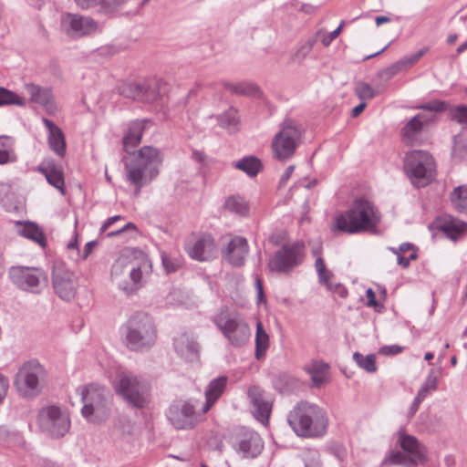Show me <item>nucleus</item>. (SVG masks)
<instances>
[{
    "instance_id": "obj_1",
    "label": "nucleus",
    "mask_w": 467,
    "mask_h": 467,
    "mask_svg": "<svg viewBox=\"0 0 467 467\" xmlns=\"http://www.w3.org/2000/svg\"><path fill=\"white\" fill-rule=\"evenodd\" d=\"M144 129V122L132 121L122 140L124 150L128 153L122 159L126 181L134 186L135 196H139L141 189L158 177L163 161L161 150L152 146H143L137 151L129 152L130 147L134 148L140 143Z\"/></svg>"
},
{
    "instance_id": "obj_2",
    "label": "nucleus",
    "mask_w": 467,
    "mask_h": 467,
    "mask_svg": "<svg viewBox=\"0 0 467 467\" xmlns=\"http://www.w3.org/2000/svg\"><path fill=\"white\" fill-rule=\"evenodd\" d=\"M381 223V213L367 198L355 199L348 210L335 217L332 231L348 234H377Z\"/></svg>"
},
{
    "instance_id": "obj_3",
    "label": "nucleus",
    "mask_w": 467,
    "mask_h": 467,
    "mask_svg": "<svg viewBox=\"0 0 467 467\" xmlns=\"http://www.w3.org/2000/svg\"><path fill=\"white\" fill-rule=\"evenodd\" d=\"M293 431L301 437H319L326 433L328 419L319 406L307 401L298 402L287 415Z\"/></svg>"
},
{
    "instance_id": "obj_4",
    "label": "nucleus",
    "mask_w": 467,
    "mask_h": 467,
    "mask_svg": "<svg viewBox=\"0 0 467 467\" xmlns=\"http://www.w3.org/2000/svg\"><path fill=\"white\" fill-rule=\"evenodd\" d=\"M127 348L143 352L150 349L157 340V327L152 317L144 311L130 316L121 327Z\"/></svg>"
},
{
    "instance_id": "obj_5",
    "label": "nucleus",
    "mask_w": 467,
    "mask_h": 467,
    "mask_svg": "<svg viewBox=\"0 0 467 467\" xmlns=\"http://www.w3.org/2000/svg\"><path fill=\"white\" fill-rule=\"evenodd\" d=\"M212 321L233 348H241L250 342L251 327L238 312H230L227 306H222Z\"/></svg>"
},
{
    "instance_id": "obj_6",
    "label": "nucleus",
    "mask_w": 467,
    "mask_h": 467,
    "mask_svg": "<svg viewBox=\"0 0 467 467\" xmlns=\"http://www.w3.org/2000/svg\"><path fill=\"white\" fill-rule=\"evenodd\" d=\"M36 426L46 437L59 440L70 431L71 419L67 409L57 404H46L36 414Z\"/></svg>"
},
{
    "instance_id": "obj_7",
    "label": "nucleus",
    "mask_w": 467,
    "mask_h": 467,
    "mask_svg": "<svg viewBox=\"0 0 467 467\" xmlns=\"http://www.w3.org/2000/svg\"><path fill=\"white\" fill-rule=\"evenodd\" d=\"M114 389L130 407L142 410L150 402V389L147 382L130 372L117 375Z\"/></svg>"
},
{
    "instance_id": "obj_8",
    "label": "nucleus",
    "mask_w": 467,
    "mask_h": 467,
    "mask_svg": "<svg viewBox=\"0 0 467 467\" xmlns=\"http://www.w3.org/2000/svg\"><path fill=\"white\" fill-rule=\"evenodd\" d=\"M107 389L98 384H88L81 390L83 407L81 415L88 421L99 423L103 421L109 412Z\"/></svg>"
},
{
    "instance_id": "obj_9",
    "label": "nucleus",
    "mask_w": 467,
    "mask_h": 467,
    "mask_svg": "<svg viewBox=\"0 0 467 467\" xmlns=\"http://www.w3.org/2000/svg\"><path fill=\"white\" fill-rule=\"evenodd\" d=\"M434 169V160L425 150H411L405 156V172L417 187L426 186L431 182Z\"/></svg>"
},
{
    "instance_id": "obj_10",
    "label": "nucleus",
    "mask_w": 467,
    "mask_h": 467,
    "mask_svg": "<svg viewBox=\"0 0 467 467\" xmlns=\"http://www.w3.org/2000/svg\"><path fill=\"white\" fill-rule=\"evenodd\" d=\"M301 136V129L296 121L285 119L272 141L275 157L278 160L289 159L294 154Z\"/></svg>"
},
{
    "instance_id": "obj_11",
    "label": "nucleus",
    "mask_w": 467,
    "mask_h": 467,
    "mask_svg": "<svg viewBox=\"0 0 467 467\" xmlns=\"http://www.w3.org/2000/svg\"><path fill=\"white\" fill-rule=\"evenodd\" d=\"M305 248L304 243L300 241L283 244L269 260V270L284 274L291 272L303 263Z\"/></svg>"
},
{
    "instance_id": "obj_12",
    "label": "nucleus",
    "mask_w": 467,
    "mask_h": 467,
    "mask_svg": "<svg viewBox=\"0 0 467 467\" xmlns=\"http://www.w3.org/2000/svg\"><path fill=\"white\" fill-rule=\"evenodd\" d=\"M198 400H178L170 405L166 416L177 430L193 429L198 422L196 408Z\"/></svg>"
},
{
    "instance_id": "obj_13",
    "label": "nucleus",
    "mask_w": 467,
    "mask_h": 467,
    "mask_svg": "<svg viewBox=\"0 0 467 467\" xmlns=\"http://www.w3.org/2000/svg\"><path fill=\"white\" fill-rule=\"evenodd\" d=\"M234 450L244 458H256L264 449L261 436L252 429L241 427L231 437Z\"/></svg>"
},
{
    "instance_id": "obj_14",
    "label": "nucleus",
    "mask_w": 467,
    "mask_h": 467,
    "mask_svg": "<svg viewBox=\"0 0 467 467\" xmlns=\"http://www.w3.org/2000/svg\"><path fill=\"white\" fill-rule=\"evenodd\" d=\"M52 285L55 293L64 301L72 300L77 294L75 275L63 261L56 260L53 264Z\"/></svg>"
},
{
    "instance_id": "obj_15",
    "label": "nucleus",
    "mask_w": 467,
    "mask_h": 467,
    "mask_svg": "<svg viewBox=\"0 0 467 467\" xmlns=\"http://www.w3.org/2000/svg\"><path fill=\"white\" fill-rule=\"evenodd\" d=\"M60 27L63 33L72 39L90 36L98 31L99 25L90 16L65 13L61 16Z\"/></svg>"
},
{
    "instance_id": "obj_16",
    "label": "nucleus",
    "mask_w": 467,
    "mask_h": 467,
    "mask_svg": "<svg viewBox=\"0 0 467 467\" xmlns=\"http://www.w3.org/2000/svg\"><path fill=\"white\" fill-rule=\"evenodd\" d=\"M119 93L133 100L153 103L161 98L160 82L156 79L128 82L120 87Z\"/></svg>"
},
{
    "instance_id": "obj_17",
    "label": "nucleus",
    "mask_w": 467,
    "mask_h": 467,
    "mask_svg": "<svg viewBox=\"0 0 467 467\" xmlns=\"http://www.w3.org/2000/svg\"><path fill=\"white\" fill-rule=\"evenodd\" d=\"M184 250L191 259L198 262H208L217 255V246L210 234L193 235L185 242Z\"/></svg>"
},
{
    "instance_id": "obj_18",
    "label": "nucleus",
    "mask_w": 467,
    "mask_h": 467,
    "mask_svg": "<svg viewBox=\"0 0 467 467\" xmlns=\"http://www.w3.org/2000/svg\"><path fill=\"white\" fill-rule=\"evenodd\" d=\"M0 206L7 213L26 215V195L8 183L0 182Z\"/></svg>"
},
{
    "instance_id": "obj_19",
    "label": "nucleus",
    "mask_w": 467,
    "mask_h": 467,
    "mask_svg": "<svg viewBox=\"0 0 467 467\" xmlns=\"http://www.w3.org/2000/svg\"><path fill=\"white\" fill-rule=\"evenodd\" d=\"M151 273V264L149 261H142L139 264L131 262L129 272L130 281L118 282V288L126 296H132L141 288L145 283L146 277Z\"/></svg>"
},
{
    "instance_id": "obj_20",
    "label": "nucleus",
    "mask_w": 467,
    "mask_h": 467,
    "mask_svg": "<svg viewBox=\"0 0 467 467\" xmlns=\"http://www.w3.org/2000/svg\"><path fill=\"white\" fill-rule=\"evenodd\" d=\"M397 436L398 444L410 456V463L416 465L426 462L427 448L415 436L407 434L403 429L397 432Z\"/></svg>"
},
{
    "instance_id": "obj_21",
    "label": "nucleus",
    "mask_w": 467,
    "mask_h": 467,
    "mask_svg": "<svg viewBox=\"0 0 467 467\" xmlns=\"http://www.w3.org/2000/svg\"><path fill=\"white\" fill-rule=\"evenodd\" d=\"M247 395L254 417L262 423L268 422L272 404L266 399L265 391L258 386H252L249 388Z\"/></svg>"
},
{
    "instance_id": "obj_22",
    "label": "nucleus",
    "mask_w": 467,
    "mask_h": 467,
    "mask_svg": "<svg viewBox=\"0 0 467 467\" xmlns=\"http://www.w3.org/2000/svg\"><path fill=\"white\" fill-rule=\"evenodd\" d=\"M248 252L247 240L242 236H234L230 240L227 247L223 250V256L231 265L241 267L244 265Z\"/></svg>"
},
{
    "instance_id": "obj_23",
    "label": "nucleus",
    "mask_w": 467,
    "mask_h": 467,
    "mask_svg": "<svg viewBox=\"0 0 467 467\" xmlns=\"http://www.w3.org/2000/svg\"><path fill=\"white\" fill-rule=\"evenodd\" d=\"M36 170L41 172L47 182L56 188L62 195L66 194L64 173L60 166L53 160H46Z\"/></svg>"
},
{
    "instance_id": "obj_24",
    "label": "nucleus",
    "mask_w": 467,
    "mask_h": 467,
    "mask_svg": "<svg viewBox=\"0 0 467 467\" xmlns=\"http://www.w3.org/2000/svg\"><path fill=\"white\" fill-rule=\"evenodd\" d=\"M31 102L40 105L48 115H54L57 111L51 88L31 84Z\"/></svg>"
},
{
    "instance_id": "obj_25",
    "label": "nucleus",
    "mask_w": 467,
    "mask_h": 467,
    "mask_svg": "<svg viewBox=\"0 0 467 467\" xmlns=\"http://www.w3.org/2000/svg\"><path fill=\"white\" fill-rule=\"evenodd\" d=\"M431 120V119L421 113L411 118L400 130L403 141L407 144L413 145L421 133L424 125Z\"/></svg>"
},
{
    "instance_id": "obj_26",
    "label": "nucleus",
    "mask_w": 467,
    "mask_h": 467,
    "mask_svg": "<svg viewBox=\"0 0 467 467\" xmlns=\"http://www.w3.org/2000/svg\"><path fill=\"white\" fill-rule=\"evenodd\" d=\"M228 383L226 376H219L212 379L205 389V402L202 407V413H206L223 394Z\"/></svg>"
},
{
    "instance_id": "obj_27",
    "label": "nucleus",
    "mask_w": 467,
    "mask_h": 467,
    "mask_svg": "<svg viewBox=\"0 0 467 467\" xmlns=\"http://www.w3.org/2000/svg\"><path fill=\"white\" fill-rule=\"evenodd\" d=\"M42 121L47 129V140L50 149L59 157L66 154V140L63 131L52 120L43 118Z\"/></svg>"
},
{
    "instance_id": "obj_28",
    "label": "nucleus",
    "mask_w": 467,
    "mask_h": 467,
    "mask_svg": "<svg viewBox=\"0 0 467 467\" xmlns=\"http://www.w3.org/2000/svg\"><path fill=\"white\" fill-rule=\"evenodd\" d=\"M436 227L450 239L457 240L467 231V223L452 216H444L436 221Z\"/></svg>"
},
{
    "instance_id": "obj_29",
    "label": "nucleus",
    "mask_w": 467,
    "mask_h": 467,
    "mask_svg": "<svg viewBox=\"0 0 467 467\" xmlns=\"http://www.w3.org/2000/svg\"><path fill=\"white\" fill-rule=\"evenodd\" d=\"M173 346L176 353L186 361H193L198 358V344L189 338L186 334L175 337Z\"/></svg>"
},
{
    "instance_id": "obj_30",
    "label": "nucleus",
    "mask_w": 467,
    "mask_h": 467,
    "mask_svg": "<svg viewBox=\"0 0 467 467\" xmlns=\"http://www.w3.org/2000/svg\"><path fill=\"white\" fill-rule=\"evenodd\" d=\"M47 384V372L35 359H31V398L39 395Z\"/></svg>"
},
{
    "instance_id": "obj_31",
    "label": "nucleus",
    "mask_w": 467,
    "mask_h": 467,
    "mask_svg": "<svg viewBox=\"0 0 467 467\" xmlns=\"http://www.w3.org/2000/svg\"><path fill=\"white\" fill-rule=\"evenodd\" d=\"M233 166L252 178L255 177L263 170V163L261 160L255 156H244L234 161Z\"/></svg>"
},
{
    "instance_id": "obj_32",
    "label": "nucleus",
    "mask_w": 467,
    "mask_h": 467,
    "mask_svg": "<svg viewBox=\"0 0 467 467\" xmlns=\"http://www.w3.org/2000/svg\"><path fill=\"white\" fill-rule=\"evenodd\" d=\"M221 84L225 89L234 95L255 97L260 94L258 86L251 82L230 83L223 81Z\"/></svg>"
},
{
    "instance_id": "obj_33",
    "label": "nucleus",
    "mask_w": 467,
    "mask_h": 467,
    "mask_svg": "<svg viewBox=\"0 0 467 467\" xmlns=\"http://www.w3.org/2000/svg\"><path fill=\"white\" fill-rule=\"evenodd\" d=\"M9 278L11 282L19 289L29 290V267L15 265L9 269Z\"/></svg>"
},
{
    "instance_id": "obj_34",
    "label": "nucleus",
    "mask_w": 467,
    "mask_h": 467,
    "mask_svg": "<svg viewBox=\"0 0 467 467\" xmlns=\"http://www.w3.org/2000/svg\"><path fill=\"white\" fill-rule=\"evenodd\" d=\"M15 388L19 395L27 398L29 396V361H26L19 368L14 380Z\"/></svg>"
},
{
    "instance_id": "obj_35",
    "label": "nucleus",
    "mask_w": 467,
    "mask_h": 467,
    "mask_svg": "<svg viewBox=\"0 0 467 467\" xmlns=\"http://www.w3.org/2000/svg\"><path fill=\"white\" fill-rule=\"evenodd\" d=\"M216 119L221 128L226 129L230 132H236L238 130L240 118L237 109L234 107L218 115Z\"/></svg>"
},
{
    "instance_id": "obj_36",
    "label": "nucleus",
    "mask_w": 467,
    "mask_h": 467,
    "mask_svg": "<svg viewBox=\"0 0 467 467\" xmlns=\"http://www.w3.org/2000/svg\"><path fill=\"white\" fill-rule=\"evenodd\" d=\"M255 351L254 356L257 360H261L265 358L266 350L269 348V336L265 330L261 321L256 324L255 332Z\"/></svg>"
},
{
    "instance_id": "obj_37",
    "label": "nucleus",
    "mask_w": 467,
    "mask_h": 467,
    "mask_svg": "<svg viewBox=\"0 0 467 467\" xmlns=\"http://www.w3.org/2000/svg\"><path fill=\"white\" fill-rule=\"evenodd\" d=\"M451 202L456 212L467 215V183L453 189Z\"/></svg>"
},
{
    "instance_id": "obj_38",
    "label": "nucleus",
    "mask_w": 467,
    "mask_h": 467,
    "mask_svg": "<svg viewBox=\"0 0 467 467\" xmlns=\"http://www.w3.org/2000/svg\"><path fill=\"white\" fill-rule=\"evenodd\" d=\"M131 261L126 257L118 258L111 266V279L118 286V282L127 281L126 275H129Z\"/></svg>"
},
{
    "instance_id": "obj_39",
    "label": "nucleus",
    "mask_w": 467,
    "mask_h": 467,
    "mask_svg": "<svg viewBox=\"0 0 467 467\" xmlns=\"http://www.w3.org/2000/svg\"><path fill=\"white\" fill-rule=\"evenodd\" d=\"M328 368V364L323 361H313L312 364L306 368V371L310 375L311 380L315 387L319 388L324 384L326 380L324 373Z\"/></svg>"
},
{
    "instance_id": "obj_40",
    "label": "nucleus",
    "mask_w": 467,
    "mask_h": 467,
    "mask_svg": "<svg viewBox=\"0 0 467 467\" xmlns=\"http://www.w3.org/2000/svg\"><path fill=\"white\" fill-rule=\"evenodd\" d=\"M47 285V273L42 269L31 267V293H40Z\"/></svg>"
},
{
    "instance_id": "obj_41",
    "label": "nucleus",
    "mask_w": 467,
    "mask_h": 467,
    "mask_svg": "<svg viewBox=\"0 0 467 467\" xmlns=\"http://www.w3.org/2000/svg\"><path fill=\"white\" fill-rule=\"evenodd\" d=\"M16 161L11 138L0 136V165H5Z\"/></svg>"
},
{
    "instance_id": "obj_42",
    "label": "nucleus",
    "mask_w": 467,
    "mask_h": 467,
    "mask_svg": "<svg viewBox=\"0 0 467 467\" xmlns=\"http://www.w3.org/2000/svg\"><path fill=\"white\" fill-rule=\"evenodd\" d=\"M225 209L239 215H246L249 212L247 202L240 196L229 197L224 203Z\"/></svg>"
},
{
    "instance_id": "obj_43",
    "label": "nucleus",
    "mask_w": 467,
    "mask_h": 467,
    "mask_svg": "<svg viewBox=\"0 0 467 467\" xmlns=\"http://www.w3.org/2000/svg\"><path fill=\"white\" fill-rule=\"evenodd\" d=\"M353 359L357 363V365L364 369L368 373H374L377 371L376 365V357L373 354H369L367 356L362 355L359 352H355L353 354Z\"/></svg>"
},
{
    "instance_id": "obj_44",
    "label": "nucleus",
    "mask_w": 467,
    "mask_h": 467,
    "mask_svg": "<svg viewBox=\"0 0 467 467\" xmlns=\"http://www.w3.org/2000/svg\"><path fill=\"white\" fill-rule=\"evenodd\" d=\"M451 157L454 160L462 161L467 158V140L460 134L453 136Z\"/></svg>"
},
{
    "instance_id": "obj_45",
    "label": "nucleus",
    "mask_w": 467,
    "mask_h": 467,
    "mask_svg": "<svg viewBox=\"0 0 467 467\" xmlns=\"http://www.w3.org/2000/svg\"><path fill=\"white\" fill-rule=\"evenodd\" d=\"M25 104L26 100L24 98L5 88L0 87V107L8 105L24 106Z\"/></svg>"
},
{
    "instance_id": "obj_46",
    "label": "nucleus",
    "mask_w": 467,
    "mask_h": 467,
    "mask_svg": "<svg viewBox=\"0 0 467 467\" xmlns=\"http://www.w3.org/2000/svg\"><path fill=\"white\" fill-rule=\"evenodd\" d=\"M415 109L435 113H441L449 111L451 109V104L445 100L434 99L417 105Z\"/></svg>"
},
{
    "instance_id": "obj_47",
    "label": "nucleus",
    "mask_w": 467,
    "mask_h": 467,
    "mask_svg": "<svg viewBox=\"0 0 467 467\" xmlns=\"http://www.w3.org/2000/svg\"><path fill=\"white\" fill-rule=\"evenodd\" d=\"M315 267L318 275L319 283L326 285L327 289L332 290V285L329 284V279L332 276V273L327 269L325 261L321 256L317 257Z\"/></svg>"
},
{
    "instance_id": "obj_48",
    "label": "nucleus",
    "mask_w": 467,
    "mask_h": 467,
    "mask_svg": "<svg viewBox=\"0 0 467 467\" xmlns=\"http://www.w3.org/2000/svg\"><path fill=\"white\" fill-rule=\"evenodd\" d=\"M438 386V373L431 369L426 378L424 383L421 385L417 395L425 400L431 390H436Z\"/></svg>"
},
{
    "instance_id": "obj_49",
    "label": "nucleus",
    "mask_w": 467,
    "mask_h": 467,
    "mask_svg": "<svg viewBox=\"0 0 467 467\" xmlns=\"http://www.w3.org/2000/svg\"><path fill=\"white\" fill-rule=\"evenodd\" d=\"M31 242L36 243L42 250L47 248V240L42 226L31 221Z\"/></svg>"
},
{
    "instance_id": "obj_50",
    "label": "nucleus",
    "mask_w": 467,
    "mask_h": 467,
    "mask_svg": "<svg viewBox=\"0 0 467 467\" xmlns=\"http://www.w3.org/2000/svg\"><path fill=\"white\" fill-rule=\"evenodd\" d=\"M161 258L162 266L167 274L175 273L182 265V259L179 257H173L166 252L161 253Z\"/></svg>"
},
{
    "instance_id": "obj_51",
    "label": "nucleus",
    "mask_w": 467,
    "mask_h": 467,
    "mask_svg": "<svg viewBox=\"0 0 467 467\" xmlns=\"http://www.w3.org/2000/svg\"><path fill=\"white\" fill-rule=\"evenodd\" d=\"M449 118L467 128V105L451 106L449 110Z\"/></svg>"
},
{
    "instance_id": "obj_52",
    "label": "nucleus",
    "mask_w": 467,
    "mask_h": 467,
    "mask_svg": "<svg viewBox=\"0 0 467 467\" xmlns=\"http://www.w3.org/2000/svg\"><path fill=\"white\" fill-rule=\"evenodd\" d=\"M410 463V456L400 451H391L382 461V465H400Z\"/></svg>"
},
{
    "instance_id": "obj_53",
    "label": "nucleus",
    "mask_w": 467,
    "mask_h": 467,
    "mask_svg": "<svg viewBox=\"0 0 467 467\" xmlns=\"http://www.w3.org/2000/svg\"><path fill=\"white\" fill-rule=\"evenodd\" d=\"M316 42L317 39L315 37L306 39L300 45L296 52L294 54L293 60L298 63L302 62L309 55Z\"/></svg>"
},
{
    "instance_id": "obj_54",
    "label": "nucleus",
    "mask_w": 467,
    "mask_h": 467,
    "mask_svg": "<svg viewBox=\"0 0 467 467\" xmlns=\"http://www.w3.org/2000/svg\"><path fill=\"white\" fill-rule=\"evenodd\" d=\"M127 0H99L98 5L100 6V12L104 14H113L120 10Z\"/></svg>"
},
{
    "instance_id": "obj_55",
    "label": "nucleus",
    "mask_w": 467,
    "mask_h": 467,
    "mask_svg": "<svg viewBox=\"0 0 467 467\" xmlns=\"http://www.w3.org/2000/svg\"><path fill=\"white\" fill-rule=\"evenodd\" d=\"M355 93L358 96V98L362 101L372 99L376 96V93L372 87L366 82H359L358 84H357L355 88Z\"/></svg>"
},
{
    "instance_id": "obj_56",
    "label": "nucleus",
    "mask_w": 467,
    "mask_h": 467,
    "mask_svg": "<svg viewBox=\"0 0 467 467\" xmlns=\"http://www.w3.org/2000/svg\"><path fill=\"white\" fill-rule=\"evenodd\" d=\"M14 225H15L16 232L19 235H21L26 239H29V221L28 220L15 221Z\"/></svg>"
},
{
    "instance_id": "obj_57",
    "label": "nucleus",
    "mask_w": 467,
    "mask_h": 467,
    "mask_svg": "<svg viewBox=\"0 0 467 467\" xmlns=\"http://www.w3.org/2000/svg\"><path fill=\"white\" fill-rule=\"evenodd\" d=\"M344 26H345V21H341L339 26L334 31L330 32L328 35H326L322 37V40H321L322 44L325 47L329 46L331 44V42L339 36Z\"/></svg>"
},
{
    "instance_id": "obj_58",
    "label": "nucleus",
    "mask_w": 467,
    "mask_h": 467,
    "mask_svg": "<svg viewBox=\"0 0 467 467\" xmlns=\"http://www.w3.org/2000/svg\"><path fill=\"white\" fill-rule=\"evenodd\" d=\"M403 347L399 345L383 346L379 349V353L385 356H394L403 351Z\"/></svg>"
},
{
    "instance_id": "obj_59",
    "label": "nucleus",
    "mask_w": 467,
    "mask_h": 467,
    "mask_svg": "<svg viewBox=\"0 0 467 467\" xmlns=\"http://www.w3.org/2000/svg\"><path fill=\"white\" fill-rule=\"evenodd\" d=\"M400 72H401V68L400 67L398 63L395 62L387 68L383 69L379 74L381 76H386L387 78L389 79Z\"/></svg>"
},
{
    "instance_id": "obj_60",
    "label": "nucleus",
    "mask_w": 467,
    "mask_h": 467,
    "mask_svg": "<svg viewBox=\"0 0 467 467\" xmlns=\"http://www.w3.org/2000/svg\"><path fill=\"white\" fill-rule=\"evenodd\" d=\"M9 388L8 379L0 374V404L5 400Z\"/></svg>"
},
{
    "instance_id": "obj_61",
    "label": "nucleus",
    "mask_w": 467,
    "mask_h": 467,
    "mask_svg": "<svg viewBox=\"0 0 467 467\" xmlns=\"http://www.w3.org/2000/svg\"><path fill=\"white\" fill-rule=\"evenodd\" d=\"M128 230L137 231L138 228L133 223H128L127 224H125L123 227H121L119 230L107 233L106 236L111 238V237L117 236Z\"/></svg>"
},
{
    "instance_id": "obj_62",
    "label": "nucleus",
    "mask_w": 467,
    "mask_h": 467,
    "mask_svg": "<svg viewBox=\"0 0 467 467\" xmlns=\"http://www.w3.org/2000/svg\"><path fill=\"white\" fill-rule=\"evenodd\" d=\"M294 170H295L294 165H290L285 169V172L283 173V175L280 178L279 188H284L286 185L287 182L289 181V179L291 178V176L294 172Z\"/></svg>"
},
{
    "instance_id": "obj_63",
    "label": "nucleus",
    "mask_w": 467,
    "mask_h": 467,
    "mask_svg": "<svg viewBox=\"0 0 467 467\" xmlns=\"http://www.w3.org/2000/svg\"><path fill=\"white\" fill-rule=\"evenodd\" d=\"M76 5L82 10H88L98 6L99 0H74Z\"/></svg>"
},
{
    "instance_id": "obj_64",
    "label": "nucleus",
    "mask_w": 467,
    "mask_h": 467,
    "mask_svg": "<svg viewBox=\"0 0 467 467\" xmlns=\"http://www.w3.org/2000/svg\"><path fill=\"white\" fill-rule=\"evenodd\" d=\"M428 51V47H423L421 49H420L419 51H417L416 53L410 55V56H407V59L409 60V64L410 66L414 65L415 63H417L420 58L421 57H423Z\"/></svg>"
}]
</instances>
